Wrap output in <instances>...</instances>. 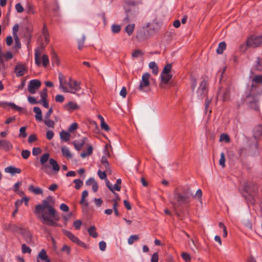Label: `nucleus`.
<instances>
[{
	"instance_id": "obj_1",
	"label": "nucleus",
	"mask_w": 262,
	"mask_h": 262,
	"mask_svg": "<svg viewBox=\"0 0 262 262\" xmlns=\"http://www.w3.org/2000/svg\"><path fill=\"white\" fill-rule=\"evenodd\" d=\"M262 94V83H251L250 88L246 92L243 102L251 108L259 111L257 97Z\"/></svg>"
},
{
	"instance_id": "obj_2",
	"label": "nucleus",
	"mask_w": 262,
	"mask_h": 262,
	"mask_svg": "<svg viewBox=\"0 0 262 262\" xmlns=\"http://www.w3.org/2000/svg\"><path fill=\"white\" fill-rule=\"evenodd\" d=\"M52 200V197L49 195L46 200L42 201L41 204L36 205L34 213L41 222L48 221L50 224L56 225L47 215L48 213L53 214L54 212V208L50 204V202Z\"/></svg>"
},
{
	"instance_id": "obj_3",
	"label": "nucleus",
	"mask_w": 262,
	"mask_h": 262,
	"mask_svg": "<svg viewBox=\"0 0 262 262\" xmlns=\"http://www.w3.org/2000/svg\"><path fill=\"white\" fill-rule=\"evenodd\" d=\"M193 196V193L189 188L184 189L182 192L177 189L173 193V200L174 202H171V203L173 204L174 208L176 207H180L189 203L190 198Z\"/></svg>"
},
{
	"instance_id": "obj_4",
	"label": "nucleus",
	"mask_w": 262,
	"mask_h": 262,
	"mask_svg": "<svg viewBox=\"0 0 262 262\" xmlns=\"http://www.w3.org/2000/svg\"><path fill=\"white\" fill-rule=\"evenodd\" d=\"M50 155L49 153H45L43 154L40 159V162L41 165V170L44 171L48 175H51L52 172L50 170V166L47 164V162L49 160V164L52 167V170L55 172L57 173L60 170V167L57 163V161L51 158L49 159Z\"/></svg>"
},
{
	"instance_id": "obj_5",
	"label": "nucleus",
	"mask_w": 262,
	"mask_h": 262,
	"mask_svg": "<svg viewBox=\"0 0 262 262\" xmlns=\"http://www.w3.org/2000/svg\"><path fill=\"white\" fill-rule=\"evenodd\" d=\"M59 88L63 92L74 94L80 89V83H60Z\"/></svg>"
},
{
	"instance_id": "obj_6",
	"label": "nucleus",
	"mask_w": 262,
	"mask_h": 262,
	"mask_svg": "<svg viewBox=\"0 0 262 262\" xmlns=\"http://www.w3.org/2000/svg\"><path fill=\"white\" fill-rule=\"evenodd\" d=\"M171 69L172 66L170 63L166 64L163 68L160 75L163 82H168L171 79Z\"/></svg>"
},
{
	"instance_id": "obj_7",
	"label": "nucleus",
	"mask_w": 262,
	"mask_h": 262,
	"mask_svg": "<svg viewBox=\"0 0 262 262\" xmlns=\"http://www.w3.org/2000/svg\"><path fill=\"white\" fill-rule=\"evenodd\" d=\"M262 44V36L252 35L247 40V45L251 48H256Z\"/></svg>"
},
{
	"instance_id": "obj_8",
	"label": "nucleus",
	"mask_w": 262,
	"mask_h": 262,
	"mask_svg": "<svg viewBox=\"0 0 262 262\" xmlns=\"http://www.w3.org/2000/svg\"><path fill=\"white\" fill-rule=\"evenodd\" d=\"M47 215L48 217L50 218L53 223L56 224V225L50 224V223L48 221L41 222L43 224H45L50 226L53 227H61V225L57 223V222L59 221L60 220V216L59 214L57 212L56 210L54 209V212L53 214H50V213H48Z\"/></svg>"
},
{
	"instance_id": "obj_9",
	"label": "nucleus",
	"mask_w": 262,
	"mask_h": 262,
	"mask_svg": "<svg viewBox=\"0 0 262 262\" xmlns=\"http://www.w3.org/2000/svg\"><path fill=\"white\" fill-rule=\"evenodd\" d=\"M199 85L196 90V94L198 97L202 99L205 97L208 91V83H199Z\"/></svg>"
},
{
	"instance_id": "obj_10",
	"label": "nucleus",
	"mask_w": 262,
	"mask_h": 262,
	"mask_svg": "<svg viewBox=\"0 0 262 262\" xmlns=\"http://www.w3.org/2000/svg\"><path fill=\"white\" fill-rule=\"evenodd\" d=\"M64 109L69 113H72L75 111L78 110L80 109V106L74 101H69L68 103L66 104L64 106Z\"/></svg>"
},
{
	"instance_id": "obj_11",
	"label": "nucleus",
	"mask_w": 262,
	"mask_h": 262,
	"mask_svg": "<svg viewBox=\"0 0 262 262\" xmlns=\"http://www.w3.org/2000/svg\"><path fill=\"white\" fill-rule=\"evenodd\" d=\"M10 106L12 108L14 109L17 111H21L23 108L21 107H19L16 105L13 102H8L6 101H0V107H2L3 108H6L7 106Z\"/></svg>"
},
{
	"instance_id": "obj_12",
	"label": "nucleus",
	"mask_w": 262,
	"mask_h": 262,
	"mask_svg": "<svg viewBox=\"0 0 262 262\" xmlns=\"http://www.w3.org/2000/svg\"><path fill=\"white\" fill-rule=\"evenodd\" d=\"M156 83H140L139 89L140 91L147 92L155 86Z\"/></svg>"
},
{
	"instance_id": "obj_13",
	"label": "nucleus",
	"mask_w": 262,
	"mask_h": 262,
	"mask_svg": "<svg viewBox=\"0 0 262 262\" xmlns=\"http://www.w3.org/2000/svg\"><path fill=\"white\" fill-rule=\"evenodd\" d=\"M13 147L12 143L6 140H0V149L10 150Z\"/></svg>"
},
{
	"instance_id": "obj_14",
	"label": "nucleus",
	"mask_w": 262,
	"mask_h": 262,
	"mask_svg": "<svg viewBox=\"0 0 262 262\" xmlns=\"http://www.w3.org/2000/svg\"><path fill=\"white\" fill-rule=\"evenodd\" d=\"M63 233L67 236L72 242L74 243L76 245L79 241V239L74 234H73L71 232L66 230V229H62V230Z\"/></svg>"
},
{
	"instance_id": "obj_15",
	"label": "nucleus",
	"mask_w": 262,
	"mask_h": 262,
	"mask_svg": "<svg viewBox=\"0 0 262 262\" xmlns=\"http://www.w3.org/2000/svg\"><path fill=\"white\" fill-rule=\"evenodd\" d=\"M41 83H29L28 90L32 94H35L39 89Z\"/></svg>"
},
{
	"instance_id": "obj_16",
	"label": "nucleus",
	"mask_w": 262,
	"mask_h": 262,
	"mask_svg": "<svg viewBox=\"0 0 262 262\" xmlns=\"http://www.w3.org/2000/svg\"><path fill=\"white\" fill-rule=\"evenodd\" d=\"M42 53V48H38L35 50V62L37 66L41 64L40 57Z\"/></svg>"
},
{
	"instance_id": "obj_17",
	"label": "nucleus",
	"mask_w": 262,
	"mask_h": 262,
	"mask_svg": "<svg viewBox=\"0 0 262 262\" xmlns=\"http://www.w3.org/2000/svg\"><path fill=\"white\" fill-rule=\"evenodd\" d=\"M87 141L86 137H83L79 141H74L73 144L77 150H80Z\"/></svg>"
},
{
	"instance_id": "obj_18",
	"label": "nucleus",
	"mask_w": 262,
	"mask_h": 262,
	"mask_svg": "<svg viewBox=\"0 0 262 262\" xmlns=\"http://www.w3.org/2000/svg\"><path fill=\"white\" fill-rule=\"evenodd\" d=\"M20 233L28 243H30L32 242V235L29 231L23 229Z\"/></svg>"
},
{
	"instance_id": "obj_19",
	"label": "nucleus",
	"mask_w": 262,
	"mask_h": 262,
	"mask_svg": "<svg viewBox=\"0 0 262 262\" xmlns=\"http://www.w3.org/2000/svg\"><path fill=\"white\" fill-rule=\"evenodd\" d=\"M26 72L25 67L22 64H17L15 68V72L17 76H23Z\"/></svg>"
},
{
	"instance_id": "obj_20",
	"label": "nucleus",
	"mask_w": 262,
	"mask_h": 262,
	"mask_svg": "<svg viewBox=\"0 0 262 262\" xmlns=\"http://www.w3.org/2000/svg\"><path fill=\"white\" fill-rule=\"evenodd\" d=\"M5 171L6 172L9 173L12 175H14L16 173H20L21 171L20 168L13 166H9L5 168Z\"/></svg>"
},
{
	"instance_id": "obj_21",
	"label": "nucleus",
	"mask_w": 262,
	"mask_h": 262,
	"mask_svg": "<svg viewBox=\"0 0 262 262\" xmlns=\"http://www.w3.org/2000/svg\"><path fill=\"white\" fill-rule=\"evenodd\" d=\"M33 111L36 114L35 115V119L38 121H42V116L40 108L37 106H35L33 108Z\"/></svg>"
},
{
	"instance_id": "obj_22",
	"label": "nucleus",
	"mask_w": 262,
	"mask_h": 262,
	"mask_svg": "<svg viewBox=\"0 0 262 262\" xmlns=\"http://www.w3.org/2000/svg\"><path fill=\"white\" fill-rule=\"evenodd\" d=\"M38 257L41 260L45 261V262H51V260L49 258V257L47 254L46 251L45 249H42L40 251V252L38 255Z\"/></svg>"
},
{
	"instance_id": "obj_23",
	"label": "nucleus",
	"mask_w": 262,
	"mask_h": 262,
	"mask_svg": "<svg viewBox=\"0 0 262 262\" xmlns=\"http://www.w3.org/2000/svg\"><path fill=\"white\" fill-rule=\"evenodd\" d=\"M28 190L35 194H42L43 193V191L40 188L34 187L32 185L29 186Z\"/></svg>"
},
{
	"instance_id": "obj_24",
	"label": "nucleus",
	"mask_w": 262,
	"mask_h": 262,
	"mask_svg": "<svg viewBox=\"0 0 262 262\" xmlns=\"http://www.w3.org/2000/svg\"><path fill=\"white\" fill-rule=\"evenodd\" d=\"M135 28V25L134 24H128L125 28V31L128 36L133 34Z\"/></svg>"
},
{
	"instance_id": "obj_25",
	"label": "nucleus",
	"mask_w": 262,
	"mask_h": 262,
	"mask_svg": "<svg viewBox=\"0 0 262 262\" xmlns=\"http://www.w3.org/2000/svg\"><path fill=\"white\" fill-rule=\"evenodd\" d=\"M60 138L62 141L67 142L70 139V134L68 132L62 130L60 133Z\"/></svg>"
},
{
	"instance_id": "obj_26",
	"label": "nucleus",
	"mask_w": 262,
	"mask_h": 262,
	"mask_svg": "<svg viewBox=\"0 0 262 262\" xmlns=\"http://www.w3.org/2000/svg\"><path fill=\"white\" fill-rule=\"evenodd\" d=\"M88 232L89 234L94 238H96L98 236V233L96 232V228L94 226H92L89 228Z\"/></svg>"
},
{
	"instance_id": "obj_27",
	"label": "nucleus",
	"mask_w": 262,
	"mask_h": 262,
	"mask_svg": "<svg viewBox=\"0 0 262 262\" xmlns=\"http://www.w3.org/2000/svg\"><path fill=\"white\" fill-rule=\"evenodd\" d=\"M149 67L152 71V73L155 75H157L159 72L157 64L155 61H151L149 63Z\"/></svg>"
},
{
	"instance_id": "obj_28",
	"label": "nucleus",
	"mask_w": 262,
	"mask_h": 262,
	"mask_svg": "<svg viewBox=\"0 0 262 262\" xmlns=\"http://www.w3.org/2000/svg\"><path fill=\"white\" fill-rule=\"evenodd\" d=\"M226 44L225 42H221L216 49V52L217 54H221L223 53L224 51L226 49Z\"/></svg>"
},
{
	"instance_id": "obj_29",
	"label": "nucleus",
	"mask_w": 262,
	"mask_h": 262,
	"mask_svg": "<svg viewBox=\"0 0 262 262\" xmlns=\"http://www.w3.org/2000/svg\"><path fill=\"white\" fill-rule=\"evenodd\" d=\"M8 229L11 232H17L18 231H21L23 229V228L19 227L15 224H9Z\"/></svg>"
},
{
	"instance_id": "obj_30",
	"label": "nucleus",
	"mask_w": 262,
	"mask_h": 262,
	"mask_svg": "<svg viewBox=\"0 0 262 262\" xmlns=\"http://www.w3.org/2000/svg\"><path fill=\"white\" fill-rule=\"evenodd\" d=\"M61 152L63 156H66L67 158H71L72 155L69 150V149L66 146H63L61 147Z\"/></svg>"
},
{
	"instance_id": "obj_31",
	"label": "nucleus",
	"mask_w": 262,
	"mask_h": 262,
	"mask_svg": "<svg viewBox=\"0 0 262 262\" xmlns=\"http://www.w3.org/2000/svg\"><path fill=\"white\" fill-rule=\"evenodd\" d=\"M93 151V147L91 145L88 146L86 152H82L80 154V156L82 158H84L92 154Z\"/></svg>"
},
{
	"instance_id": "obj_32",
	"label": "nucleus",
	"mask_w": 262,
	"mask_h": 262,
	"mask_svg": "<svg viewBox=\"0 0 262 262\" xmlns=\"http://www.w3.org/2000/svg\"><path fill=\"white\" fill-rule=\"evenodd\" d=\"M101 163L106 170L110 169V164L106 156H103L101 159Z\"/></svg>"
},
{
	"instance_id": "obj_33",
	"label": "nucleus",
	"mask_w": 262,
	"mask_h": 262,
	"mask_svg": "<svg viewBox=\"0 0 262 262\" xmlns=\"http://www.w3.org/2000/svg\"><path fill=\"white\" fill-rule=\"evenodd\" d=\"M52 63L53 66H58L60 64V61L58 57L55 54H54L52 57Z\"/></svg>"
},
{
	"instance_id": "obj_34",
	"label": "nucleus",
	"mask_w": 262,
	"mask_h": 262,
	"mask_svg": "<svg viewBox=\"0 0 262 262\" xmlns=\"http://www.w3.org/2000/svg\"><path fill=\"white\" fill-rule=\"evenodd\" d=\"M139 236L138 235H133L129 237L127 243L129 245H132L135 241L139 240Z\"/></svg>"
},
{
	"instance_id": "obj_35",
	"label": "nucleus",
	"mask_w": 262,
	"mask_h": 262,
	"mask_svg": "<svg viewBox=\"0 0 262 262\" xmlns=\"http://www.w3.org/2000/svg\"><path fill=\"white\" fill-rule=\"evenodd\" d=\"M19 137H22L23 138H26L27 136L26 133V127L23 126L19 129V134L18 135Z\"/></svg>"
},
{
	"instance_id": "obj_36",
	"label": "nucleus",
	"mask_w": 262,
	"mask_h": 262,
	"mask_svg": "<svg viewBox=\"0 0 262 262\" xmlns=\"http://www.w3.org/2000/svg\"><path fill=\"white\" fill-rule=\"evenodd\" d=\"M113 210L114 211L115 214L117 216H119L120 215L119 212L118 211L117 206H118V203L116 201V200L114 199L113 200Z\"/></svg>"
},
{
	"instance_id": "obj_37",
	"label": "nucleus",
	"mask_w": 262,
	"mask_h": 262,
	"mask_svg": "<svg viewBox=\"0 0 262 262\" xmlns=\"http://www.w3.org/2000/svg\"><path fill=\"white\" fill-rule=\"evenodd\" d=\"M73 182L75 183V188L76 189H79L83 184V182L80 179H75L74 180Z\"/></svg>"
},
{
	"instance_id": "obj_38",
	"label": "nucleus",
	"mask_w": 262,
	"mask_h": 262,
	"mask_svg": "<svg viewBox=\"0 0 262 262\" xmlns=\"http://www.w3.org/2000/svg\"><path fill=\"white\" fill-rule=\"evenodd\" d=\"M225 141L226 143H229L230 141V138L227 134H222L220 135V141Z\"/></svg>"
},
{
	"instance_id": "obj_39",
	"label": "nucleus",
	"mask_w": 262,
	"mask_h": 262,
	"mask_svg": "<svg viewBox=\"0 0 262 262\" xmlns=\"http://www.w3.org/2000/svg\"><path fill=\"white\" fill-rule=\"evenodd\" d=\"M143 52L140 50H136L134 51L132 54V56L133 58H138L140 56L143 55Z\"/></svg>"
},
{
	"instance_id": "obj_40",
	"label": "nucleus",
	"mask_w": 262,
	"mask_h": 262,
	"mask_svg": "<svg viewBox=\"0 0 262 262\" xmlns=\"http://www.w3.org/2000/svg\"><path fill=\"white\" fill-rule=\"evenodd\" d=\"M21 251L23 253H31V249L25 244L21 245Z\"/></svg>"
},
{
	"instance_id": "obj_41",
	"label": "nucleus",
	"mask_w": 262,
	"mask_h": 262,
	"mask_svg": "<svg viewBox=\"0 0 262 262\" xmlns=\"http://www.w3.org/2000/svg\"><path fill=\"white\" fill-rule=\"evenodd\" d=\"M44 122L48 127L52 128L54 127V122L50 119V118H45Z\"/></svg>"
},
{
	"instance_id": "obj_42",
	"label": "nucleus",
	"mask_w": 262,
	"mask_h": 262,
	"mask_svg": "<svg viewBox=\"0 0 262 262\" xmlns=\"http://www.w3.org/2000/svg\"><path fill=\"white\" fill-rule=\"evenodd\" d=\"M42 63L44 67H46L49 64V60L47 55L43 54L41 57Z\"/></svg>"
},
{
	"instance_id": "obj_43",
	"label": "nucleus",
	"mask_w": 262,
	"mask_h": 262,
	"mask_svg": "<svg viewBox=\"0 0 262 262\" xmlns=\"http://www.w3.org/2000/svg\"><path fill=\"white\" fill-rule=\"evenodd\" d=\"M58 79L59 82H71V79L70 77H68V79H67L66 77L63 75L61 73L58 74Z\"/></svg>"
},
{
	"instance_id": "obj_44",
	"label": "nucleus",
	"mask_w": 262,
	"mask_h": 262,
	"mask_svg": "<svg viewBox=\"0 0 262 262\" xmlns=\"http://www.w3.org/2000/svg\"><path fill=\"white\" fill-rule=\"evenodd\" d=\"M254 134L257 136H262V125H259L254 128Z\"/></svg>"
},
{
	"instance_id": "obj_45",
	"label": "nucleus",
	"mask_w": 262,
	"mask_h": 262,
	"mask_svg": "<svg viewBox=\"0 0 262 262\" xmlns=\"http://www.w3.org/2000/svg\"><path fill=\"white\" fill-rule=\"evenodd\" d=\"M112 31L114 33H118L121 30V27L118 25H113L111 27Z\"/></svg>"
},
{
	"instance_id": "obj_46",
	"label": "nucleus",
	"mask_w": 262,
	"mask_h": 262,
	"mask_svg": "<svg viewBox=\"0 0 262 262\" xmlns=\"http://www.w3.org/2000/svg\"><path fill=\"white\" fill-rule=\"evenodd\" d=\"M225 161H226V160H225L224 153L223 152H222L221 154V157H220V159L219 161L220 165L222 167H225Z\"/></svg>"
},
{
	"instance_id": "obj_47",
	"label": "nucleus",
	"mask_w": 262,
	"mask_h": 262,
	"mask_svg": "<svg viewBox=\"0 0 262 262\" xmlns=\"http://www.w3.org/2000/svg\"><path fill=\"white\" fill-rule=\"evenodd\" d=\"M101 127L102 129H104L105 131H108L110 130V127L108 125L104 122L103 118L101 117Z\"/></svg>"
},
{
	"instance_id": "obj_48",
	"label": "nucleus",
	"mask_w": 262,
	"mask_h": 262,
	"mask_svg": "<svg viewBox=\"0 0 262 262\" xmlns=\"http://www.w3.org/2000/svg\"><path fill=\"white\" fill-rule=\"evenodd\" d=\"M181 256L182 258L185 261H189L191 260V256L190 254L186 252H183L181 254Z\"/></svg>"
},
{
	"instance_id": "obj_49",
	"label": "nucleus",
	"mask_w": 262,
	"mask_h": 262,
	"mask_svg": "<svg viewBox=\"0 0 262 262\" xmlns=\"http://www.w3.org/2000/svg\"><path fill=\"white\" fill-rule=\"evenodd\" d=\"M78 124L76 122L73 123L68 128V132L72 133L78 128Z\"/></svg>"
},
{
	"instance_id": "obj_50",
	"label": "nucleus",
	"mask_w": 262,
	"mask_h": 262,
	"mask_svg": "<svg viewBox=\"0 0 262 262\" xmlns=\"http://www.w3.org/2000/svg\"><path fill=\"white\" fill-rule=\"evenodd\" d=\"M3 57L4 58V59L6 60H8L12 58L13 54L11 52L9 51V52H7L6 53H4L3 55Z\"/></svg>"
},
{
	"instance_id": "obj_51",
	"label": "nucleus",
	"mask_w": 262,
	"mask_h": 262,
	"mask_svg": "<svg viewBox=\"0 0 262 262\" xmlns=\"http://www.w3.org/2000/svg\"><path fill=\"white\" fill-rule=\"evenodd\" d=\"M71 250V247L66 245H64L61 248V251L63 252H66L68 255L70 254Z\"/></svg>"
},
{
	"instance_id": "obj_52",
	"label": "nucleus",
	"mask_w": 262,
	"mask_h": 262,
	"mask_svg": "<svg viewBox=\"0 0 262 262\" xmlns=\"http://www.w3.org/2000/svg\"><path fill=\"white\" fill-rule=\"evenodd\" d=\"M30 155V151L28 150H23L21 151V156L25 159H27L29 158Z\"/></svg>"
},
{
	"instance_id": "obj_53",
	"label": "nucleus",
	"mask_w": 262,
	"mask_h": 262,
	"mask_svg": "<svg viewBox=\"0 0 262 262\" xmlns=\"http://www.w3.org/2000/svg\"><path fill=\"white\" fill-rule=\"evenodd\" d=\"M81 225L82 222L80 220H76L73 223V226L76 230L80 229Z\"/></svg>"
},
{
	"instance_id": "obj_54",
	"label": "nucleus",
	"mask_w": 262,
	"mask_h": 262,
	"mask_svg": "<svg viewBox=\"0 0 262 262\" xmlns=\"http://www.w3.org/2000/svg\"><path fill=\"white\" fill-rule=\"evenodd\" d=\"M150 74L148 73H144L142 76V82H149Z\"/></svg>"
},
{
	"instance_id": "obj_55",
	"label": "nucleus",
	"mask_w": 262,
	"mask_h": 262,
	"mask_svg": "<svg viewBox=\"0 0 262 262\" xmlns=\"http://www.w3.org/2000/svg\"><path fill=\"white\" fill-rule=\"evenodd\" d=\"M15 9L18 13H21L24 11V9L20 3H17L15 6Z\"/></svg>"
},
{
	"instance_id": "obj_56",
	"label": "nucleus",
	"mask_w": 262,
	"mask_h": 262,
	"mask_svg": "<svg viewBox=\"0 0 262 262\" xmlns=\"http://www.w3.org/2000/svg\"><path fill=\"white\" fill-rule=\"evenodd\" d=\"M98 175L101 180L106 179V174L105 171H102L99 170L98 171Z\"/></svg>"
},
{
	"instance_id": "obj_57",
	"label": "nucleus",
	"mask_w": 262,
	"mask_h": 262,
	"mask_svg": "<svg viewBox=\"0 0 262 262\" xmlns=\"http://www.w3.org/2000/svg\"><path fill=\"white\" fill-rule=\"evenodd\" d=\"M211 99H209L208 97H207L206 100H205V111L206 112V113H207V111H208V107H209V106L211 102Z\"/></svg>"
},
{
	"instance_id": "obj_58",
	"label": "nucleus",
	"mask_w": 262,
	"mask_h": 262,
	"mask_svg": "<svg viewBox=\"0 0 262 262\" xmlns=\"http://www.w3.org/2000/svg\"><path fill=\"white\" fill-rule=\"evenodd\" d=\"M159 260V255L158 252H155L151 258V262H158Z\"/></svg>"
},
{
	"instance_id": "obj_59",
	"label": "nucleus",
	"mask_w": 262,
	"mask_h": 262,
	"mask_svg": "<svg viewBox=\"0 0 262 262\" xmlns=\"http://www.w3.org/2000/svg\"><path fill=\"white\" fill-rule=\"evenodd\" d=\"M127 95V90L126 87L123 86L120 92V95L123 98H125Z\"/></svg>"
},
{
	"instance_id": "obj_60",
	"label": "nucleus",
	"mask_w": 262,
	"mask_h": 262,
	"mask_svg": "<svg viewBox=\"0 0 262 262\" xmlns=\"http://www.w3.org/2000/svg\"><path fill=\"white\" fill-rule=\"evenodd\" d=\"M13 37L15 40V48L18 49L20 48L21 44L18 36H13Z\"/></svg>"
},
{
	"instance_id": "obj_61",
	"label": "nucleus",
	"mask_w": 262,
	"mask_h": 262,
	"mask_svg": "<svg viewBox=\"0 0 262 262\" xmlns=\"http://www.w3.org/2000/svg\"><path fill=\"white\" fill-rule=\"evenodd\" d=\"M41 149L39 147H34L32 149V154L33 156H37L40 154Z\"/></svg>"
},
{
	"instance_id": "obj_62",
	"label": "nucleus",
	"mask_w": 262,
	"mask_h": 262,
	"mask_svg": "<svg viewBox=\"0 0 262 262\" xmlns=\"http://www.w3.org/2000/svg\"><path fill=\"white\" fill-rule=\"evenodd\" d=\"M37 140L36 136L34 134L30 135L28 138V142L31 143Z\"/></svg>"
},
{
	"instance_id": "obj_63",
	"label": "nucleus",
	"mask_w": 262,
	"mask_h": 262,
	"mask_svg": "<svg viewBox=\"0 0 262 262\" xmlns=\"http://www.w3.org/2000/svg\"><path fill=\"white\" fill-rule=\"evenodd\" d=\"M54 134L52 130H48L46 133V137L47 138L50 140L53 139L54 137Z\"/></svg>"
},
{
	"instance_id": "obj_64",
	"label": "nucleus",
	"mask_w": 262,
	"mask_h": 262,
	"mask_svg": "<svg viewBox=\"0 0 262 262\" xmlns=\"http://www.w3.org/2000/svg\"><path fill=\"white\" fill-rule=\"evenodd\" d=\"M64 100V97L62 95H57L55 97V100L58 102H62Z\"/></svg>"
}]
</instances>
